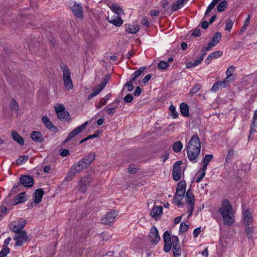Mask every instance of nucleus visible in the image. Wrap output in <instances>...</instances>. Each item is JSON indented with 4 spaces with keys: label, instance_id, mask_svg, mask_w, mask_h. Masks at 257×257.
Segmentation results:
<instances>
[{
    "label": "nucleus",
    "instance_id": "59",
    "mask_svg": "<svg viewBox=\"0 0 257 257\" xmlns=\"http://www.w3.org/2000/svg\"><path fill=\"white\" fill-rule=\"evenodd\" d=\"M115 108H116L115 107H110V108H107V107H105L104 108V110H106L107 114H108L109 115H111L115 113Z\"/></svg>",
    "mask_w": 257,
    "mask_h": 257
},
{
    "label": "nucleus",
    "instance_id": "4",
    "mask_svg": "<svg viewBox=\"0 0 257 257\" xmlns=\"http://www.w3.org/2000/svg\"><path fill=\"white\" fill-rule=\"evenodd\" d=\"M86 168L87 167L80 160L78 162L74 164L70 168L65 178V180L67 182L71 181L76 174Z\"/></svg>",
    "mask_w": 257,
    "mask_h": 257
},
{
    "label": "nucleus",
    "instance_id": "38",
    "mask_svg": "<svg viewBox=\"0 0 257 257\" xmlns=\"http://www.w3.org/2000/svg\"><path fill=\"white\" fill-rule=\"evenodd\" d=\"M28 155H23L19 158L16 160V163L17 164L20 165L26 163L29 159Z\"/></svg>",
    "mask_w": 257,
    "mask_h": 257
},
{
    "label": "nucleus",
    "instance_id": "6",
    "mask_svg": "<svg viewBox=\"0 0 257 257\" xmlns=\"http://www.w3.org/2000/svg\"><path fill=\"white\" fill-rule=\"evenodd\" d=\"M28 200V196L25 192L20 193L17 195L12 200L7 199L6 201L7 206H15L20 203H24Z\"/></svg>",
    "mask_w": 257,
    "mask_h": 257
},
{
    "label": "nucleus",
    "instance_id": "28",
    "mask_svg": "<svg viewBox=\"0 0 257 257\" xmlns=\"http://www.w3.org/2000/svg\"><path fill=\"white\" fill-rule=\"evenodd\" d=\"M12 136L13 140L18 143L20 145L23 146L24 144V140L23 138L17 132H13Z\"/></svg>",
    "mask_w": 257,
    "mask_h": 257
},
{
    "label": "nucleus",
    "instance_id": "16",
    "mask_svg": "<svg viewBox=\"0 0 257 257\" xmlns=\"http://www.w3.org/2000/svg\"><path fill=\"white\" fill-rule=\"evenodd\" d=\"M42 121L45 124L47 128L51 132L56 133L58 131V128L52 123L50 119L47 116H43L42 118Z\"/></svg>",
    "mask_w": 257,
    "mask_h": 257
},
{
    "label": "nucleus",
    "instance_id": "62",
    "mask_svg": "<svg viewBox=\"0 0 257 257\" xmlns=\"http://www.w3.org/2000/svg\"><path fill=\"white\" fill-rule=\"evenodd\" d=\"M234 79H235V76L234 77H233V76L231 77V76H227L222 81L223 82H225V84L227 86L228 84V83L231 81H232Z\"/></svg>",
    "mask_w": 257,
    "mask_h": 257
},
{
    "label": "nucleus",
    "instance_id": "56",
    "mask_svg": "<svg viewBox=\"0 0 257 257\" xmlns=\"http://www.w3.org/2000/svg\"><path fill=\"white\" fill-rule=\"evenodd\" d=\"M243 215L244 220H247L250 218H252V216L249 209H246L245 211H244V212H243Z\"/></svg>",
    "mask_w": 257,
    "mask_h": 257
},
{
    "label": "nucleus",
    "instance_id": "23",
    "mask_svg": "<svg viewBox=\"0 0 257 257\" xmlns=\"http://www.w3.org/2000/svg\"><path fill=\"white\" fill-rule=\"evenodd\" d=\"M227 86L225 84V82L218 81L215 83L211 88V91L213 92L218 91L219 90L222 89L226 87Z\"/></svg>",
    "mask_w": 257,
    "mask_h": 257
},
{
    "label": "nucleus",
    "instance_id": "52",
    "mask_svg": "<svg viewBox=\"0 0 257 257\" xmlns=\"http://www.w3.org/2000/svg\"><path fill=\"white\" fill-rule=\"evenodd\" d=\"M234 69H235V67L233 66H229L227 68V69L226 71V76H231V77L233 76L232 73L234 72Z\"/></svg>",
    "mask_w": 257,
    "mask_h": 257
},
{
    "label": "nucleus",
    "instance_id": "37",
    "mask_svg": "<svg viewBox=\"0 0 257 257\" xmlns=\"http://www.w3.org/2000/svg\"><path fill=\"white\" fill-rule=\"evenodd\" d=\"M228 6L227 3L226 1L221 2L217 7V11L218 12H223Z\"/></svg>",
    "mask_w": 257,
    "mask_h": 257
},
{
    "label": "nucleus",
    "instance_id": "43",
    "mask_svg": "<svg viewBox=\"0 0 257 257\" xmlns=\"http://www.w3.org/2000/svg\"><path fill=\"white\" fill-rule=\"evenodd\" d=\"M234 21L232 20H230L229 19L226 20V23L225 27V30L226 31H230L233 24Z\"/></svg>",
    "mask_w": 257,
    "mask_h": 257
},
{
    "label": "nucleus",
    "instance_id": "14",
    "mask_svg": "<svg viewBox=\"0 0 257 257\" xmlns=\"http://www.w3.org/2000/svg\"><path fill=\"white\" fill-rule=\"evenodd\" d=\"M182 162L181 161L176 162L173 167L172 175L173 179L175 181H178L181 178V168L180 165Z\"/></svg>",
    "mask_w": 257,
    "mask_h": 257
},
{
    "label": "nucleus",
    "instance_id": "29",
    "mask_svg": "<svg viewBox=\"0 0 257 257\" xmlns=\"http://www.w3.org/2000/svg\"><path fill=\"white\" fill-rule=\"evenodd\" d=\"M220 1V0H212L206 9L204 19H205L206 16L214 8L215 6L219 3Z\"/></svg>",
    "mask_w": 257,
    "mask_h": 257
},
{
    "label": "nucleus",
    "instance_id": "1",
    "mask_svg": "<svg viewBox=\"0 0 257 257\" xmlns=\"http://www.w3.org/2000/svg\"><path fill=\"white\" fill-rule=\"evenodd\" d=\"M201 143L199 137L197 135H194L189 141L186 152L188 159L192 163L197 161V157L200 153Z\"/></svg>",
    "mask_w": 257,
    "mask_h": 257
},
{
    "label": "nucleus",
    "instance_id": "5",
    "mask_svg": "<svg viewBox=\"0 0 257 257\" xmlns=\"http://www.w3.org/2000/svg\"><path fill=\"white\" fill-rule=\"evenodd\" d=\"M62 69L63 70V79L65 87L68 90H70L73 88V85L71 78L70 70L66 66L62 67Z\"/></svg>",
    "mask_w": 257,
    "mask_h": 257
},
{
    "label": "nucleus",
    "instance_id": "39",
    "mask_svg": "<svg viewBox=\"0 0 257 257\" xmlns=\"http://www.w3.org/2000/svg\"><path fill=\"white\" fill-rule=\"evenodd\" d=\"M184 196L181 195L175 194L174 201L177 203V205L178 207H180L182 205L181 201L182 200Z\"/></svg>",
    "mask_w": 257,
    "mask_h": 257
},
{
    "label": "nucleus",
    "instance_id": "48",
    "mask_svg": "<svg viewBox=\"0 0 257 257\" xmlns=\"http://www.w3.org/2000/svg\"><path fill=\"white\" fill-rule=\"evenodd\" d=\"M213 156L212 155H206L205 158L203 159V164H205V165H208L209 162L213 159Z\"/></svg>",
    "mask_w": 257,
    "mask_h": 257
},
{
    "label": "nucleus",
    "instance_id": "58",
    "mask_svg": "<svg viewBox=\"0 0 257 257\" xmlns=\"http://www.w3.org/2000/svg\"><path fill=\"white\" fill-rule=\"evenodd\" d=\"M211 55H212L213 58H217L221 57L222 55V52L220 51H217L214 52L210 53Z\"/></svg>",
    "mask_w": 257,
    "mask_h": 257
},
{
    "label": "nucleus",
    "instance_id": "8",
    "mask_svg": "<svg viewBox=\"0 0 257 257\" xmlns=\"http://www.w3.org/2000/svg\"><path fill=\"white\" fill-rule=\"evenodd\" d=\"M26 223V220L23 218H20L18 220L14 221L10 224V229L15 233L22 231L23 228Z\"/></svg>",
    "mask_w": 257,
    "mask_h": 257
},
{
    "label": "nucleus",
    "instance_id": "55",
    "mask_svg": "<svg viewBox=\"0 0 257 257\" xmlns=\"http://www.w3.org/2000/svg\"><path fill=\"white\" fill-rule=\"evenodd\" d=\"M145 69L146 67H141L139 68V69L136 71L133 74L135 75L137 78H138L143 72Z\"/></svg>",
    "mask_w": 257,
    "mask_h": 257
},
{
    "label": "nucleus",
    "instance_id": "13",
    "mask_svg": "<svg viewBox=\"0 0 257 257\" xmlns=\"http://www.w3.org/2000/svg\"><path fill=\"white\" fill-rule=\"evenodd\" d=\"M91 181L90 175H87L83 177L79 182V189L82 193L86 192L87 187Z\"/></svg>",
    "mask_w": 257,
    "mask_h": 257
},
{
    "label": "nucleus",
    "instance_id": "24",
    "mask_svg": "<svg viewBox=\"0 0 257 257\" xmlns=\"http://www.w3.org/2000/svg\"><path fill=\"white\" fill-rule=\"evenodd\" d=\"M186 202L188 204H193L194 205L195 199L194 196L192 193V191L191 189H189L186 192L185 196Z\"/></svg>",
    "mask_w": 257,
    "mask_h": 257
},
{
    "label": "nucleus",
    "instance_id": "12",
    "mask_svg": "<svg viewBox=\"0 0 257 257\" xmlns=\"http://www.w3.org/2000/svg\"><path fill=\"white\" fill-rule=\"evenodd\" d=\"M149 238L151 243L153 244H157L161 239L157 228L153 226L150 229Z\"/></svg>",
    "mask_w": 257,
    "mask_h": 257
},
{
    "label": "nucleus",
    "instance_id": "15",
    "mask_svg": "<svg viewBox=\"0 0 257 257\" xmlns=\"http://www.w3.org/2000/svg\"><path fill=\"white\" fill-rule=\"evenodd\" d=\"M163 237L165 243L164 249L165 252H168L170 251L172 247V237H171V235L168 231L164 232Z\"/></svg>",
    "mask_w": 257,
    "mask_h": 257
},
{
    "label": "nucleus",
    "instance_id": "32",
    "mask_svg": "<svg viewBox=\"0 0 257 257\" xmlns=\"http://www.w3.org/2000/svg\"><path fill=\"white\" fill-rule=\"evenodd\" d=\"M111 10L113 11L116 15L118 16L119 15L123 13L122 10L120 8V7L116 5L113 4L110 7Z\"/></svg>",
    "mask_w": 257,
    "mask_h": 257
},
{
    "label": "nucleus",
    "instance_id": "19",
    "mask_svg": "<svg viewBox=\"0 0 257 257\" xmlns=\"http://www.w3.org/2000/svg\"><path fill=\"white\" fill-rule=\"evenodd\" d=\"M95 154L93 153H89L88 155L85 156L80 160L87 168L89 165L94 160Z\"/></svg>",
    "mask_w": 257,
    "mask_h": 257
},
{
    "label": "nucleus",
    "instance_id": "9",
    "mask_svg": "<svg viewBox=\"0 0 257 257\" xmlns=\"http://www.w3.org/2000/svg\"><path fill=\"white\" fill-rule=\"evenodd\" d=\"M29 239L25 231H20L15 233L13 239L16 241L15 246H21Z\"/></svg>",
    "mask_w": 257,
    "mask_h": 257
},
{
    "label": "nucleus",
    "instance_id": "42",
    "mask_svg": "<svg viewBox=\"0 0 257 257\" xmlns=\"http://www.w3.org/2000/svg\"><path fill=\"white\" fill-rule=\"evenodd\" d=\"M257 111H254L250 127L257 128Z\"/></svg>",
    "mask_w": 257,
    "mask_h": 257
},
{
    "label": "nucleus",
    "instance_id": "26",
    "mask_svg": "<svg viewBox=\"0 0 257 257\" xmlns=\"http://www.w3.org/2000/svg\"><path fill=\"white\" fill-rule=\"evenodd\" d=\"M222 35L219 32H216L213 35L211 41L208 43V45L213 46L214 47L218 43L221 39Z\"/></svg>",
    "mask_w": 257,
    "mask_h": 257
},
{
    "label": "nucleus",
    "instance_id": "54",
    "mask_svg": "<svg viewBox=\"0 0 257 257\" xmlns=\"http://www.w3.org/2000/svg\"><path fill=\"white\" fill-rule=\"evenodd\" d=\"M55 110L57 113H59L65 110V108L63 104H60L58 106H55Z\"/></svg>",
    "mask_w": 257,
    "mask_h": 257
},
{
    "label": "nucleus",
    "instance_id": "45",
    "mask_svg": "<svg viewBox=\"0 0 257 257\" xmlns=\"http://www.w3.org/2000/svg\"><path fill=\"white\" fill-rule=\"evenodd\" d=\"M10 248L7 246H3V248L0 251V257H5L9 252Z\"/></svg>",
    "mask_w": 257,
    "mask_h": 257
},
{
    "label": "nucleus",
    "instance_id": "57",
    "mask_svg": "<svg viewBox=\"0 0 257 257\" xmlns=\"http://www.w3.org/2000/svg\"><path fill=\"white\" fill-rule=\"evenodd\" d=\"M134 97L131 93L127 94L124 98L123 100L125 102L130 103L133 100Z\"/></svg>",
    "mask_w": 257,
    "mask_h": 257
},
{
    "label": "nucleus",
    "instance_id": "35",
    "mask_svg": "<svg viewBox=\"0 0 257 257\" xmlns=\"http://www.w3.org/2000/svg\"><path fill=\"white\" fill-rule=\"evenodd\" d=\"M172 250L174 257H179L181 255V248L180 245H173Z\"/></svg>",
    "mask_w": 257,
    "mask_h": 257
},
{
    "label": "nucleus",
    "instance_id": "7",
    "mask_svg": "<svg viewBox=\"0 0 257 257\" xmlns=\"http://www.w3.org/2000/svg\"><path fill=\"white\" fill-rule=\"evenodd\" d=\"M88 124V122L85 121L82 123L81 125L75 128L68 135L66 139L64 141V143H67L73 138L77 136L79 133L82 132L83 131L85 130L87 125Z\"/></svg>",
    "mask_w": 257,
    "mask_h": 257
},
{
    "label": "nucleus",
    "instance_id": "46",
    "mask_svg": "<svg viewBox=\"0 0 257 257\" xmlns=\"http://www.w3.org/2000/svg\"><path fill=\"white\" fill-rule=\"evenodd\" d=\"M200 88H201V86L200 84H197L194 85L190 89V93L191 95H193V94L196 93L200 90Z\"/></svg>",
    "mask_w": 257,
    "mask_h": 257
},
{
    "label": "nucleus",
    "instance_id": "18",
    "mask_svg": "<svg viewBox=\"0 0 257 257\" xmlns=\"http://www.w3.org/2000/svg\"><path fill=\"white\" fill-rule=\"evenodd\" d=\"M107 20L109 23L113 24L116 27H120L123 23L121 18L117 15H114L110 18L108 17Z\"/></svg>",
    "mask_w": 257,
    "mask_h": 257
},
{
    "label": "nucleus",
    "instance_id": "51",
    "mask_svg": "<svg viewBox=\"0 0 257 257\" xmlns=\"http://www.w3.org/2000/svg\"><path fill=\"white\" fill-rule=\"evenodd\" d=\"M125 87H127V91H129V92L133 91L135 87L133 85V83H129V81H127L125 83V84H124V85L123 86V89H124V88Z\"/></svg>",
    "mask_w": 257,
    "mask_h": 257
},
{
    "label": "nucleus",
    "instance_id": "44",
    "mask_svg": "<svg viewBox=\"0 0 257 257\" xmlns=\"http://www.w3.org/2000/svg\"><path fill=\"white\" fill-rule=\"evenodd\" d=\"M234 156V151L232 149H230L228 151V153L226 156L225 161L226 162H230Z\"/></svg>",
    "mask_w": 257,
    "mask_h": 257
},
{
    "label": "nucleus",
    "instance_id": "50",
    "mask_svg": "<svg viewBox=\"0 0 257 257\" xmlns=\"http://www.w3.org/2000/svg\"><path fill=\"white\" fill-rule=\"evenodd\" d=\"M186 183L185 181L180 182L177 186V189H182L183 191L186 190Z\"/></svg>",
    "mask_w": 257,
    "mask_h": 257
},
{
    "label": "nucleus",
    "instance_id": "33",
    "mask_svg": "<svg viewBox=\"0 0 257 257\" xmlns=\"http://www.w3.org/2000/svg\"><path fill=\"white\" fill-rule=\"evenodd\" d=\"M183 3L182 0H177L175 3H174L172 6V10L174 12H176L178 10L180 9L183 6Z\"/></svg>",
    "mask_w": 257,
    "mask_h": 257
},
{
    "label": "nucleus",
    "instance_id": "22",
    "mask_svg": "<svg viewBox=\"0 0 257 257\" xmlns=\"http://www.w3.org/2000/svg\"><path fill=\"white\" fill-rule=\"evenodd\" d=\"M44 194V192L42 189H38L35 191L34 202L36 204H39L41 202Z\"/></svg>",
    "mask_w": 257,
    "mask_h": 257
},
{
    "label": "nucleus",
    "instance_id": "61",
    "mask_svg": "<svg viewBox=\"0 0 257 257\" xmlns=\"http://www.w3.org/2000/svg\"><path fill=\"white\" fill-rule=\"evenodd\" d=\"M194 205L193 204H188V213L189 214V216L192 215L194 210Z\"/></svg>",
    "mask_w": 257,
    "mask_h": 257
},
{
    "label": "nucleus",
    "instance_id": "30",
    "mask_svg": "<svg viewBox=\"0 0 257 257\" xmlns=\"http://www.w3.org/2000/svg\"><path fill=\"white\" fill-rule=\"evenodd\" d=\"M203 61V57H200L198 60H194L192 62H190L187 63L186 64V67L188 68H191L195 67L196 66L199 65Z\"/></svg>",
    "mask_w": 257,
    "mask_h": 257
},
{
    "label": "nucleus",
    "instance_id": "20",
    "mask_svg": "<svg viewBox=\"0 0 257 257\" xmlns=\"http://www.w3.org/2000/svg\"><path fill=\"white\" fill-rule=\"evenodd\" d=\"M163 207L161 206H154L151 211V216L156 220L159 218V215L162 213Z\"/></svg>",
    "mask_w": 257,
    "mask_h": 257
},
{
    "label": "nucleus",
    "instance_id": "49",
    "mask_svg": "<svg viewBox=\"0 0 257 257\" xmlns=\"http://www.w3.org/2000/svg\"><path fill=\"white\" fill-rule=\"evenodd\" d=\"M189 228V226L185 222H182L180 225V232H185Z\"/></svg>",
    "mask_w": 257,
    "mask_h": 257
},
{
    "label": "nucleus",
    "instance_id": "60",
    "mask_svg": "<svg viewBox=\"0 0 257 257\" xmlns=\"http://www.w3.org/2000/svg\"><path fill=\"white\" fill-rule=\"evenodd\" d=\"M169 157V153L168 152L166 151L163 155H162L160 157L162 159V161L163 163H165L166 160H167Z\"/></svg>",
    "mask_w": 257,
    "mask_h": 257
},
{
    "label": "nucleus",
    "instance_id": "3",
    "mask_svg": "<svg viewBox=\"0 0 257 257\" xmlns=\"http://www.w3.org/2000/svg\"><path fill=\"white\" fill-rule=\"evenodd\" d=\"M34 184L33 178L30 175H22L20 177V182L14 184L12 191L17 193L21 190L19 188L21 185L27 188L32 187Z\"/></svg>",
    "mask_w": 257,
    "mask_h": 257
},
{
    "label": "nucleus",
    "instance_id": "2",
    "mask_svg": "<svg viewBox=\"0 0 257 257\" xmlns=\"http://www.w3.org/2000/svg\"><path fill=\"white\" fill-rule=\"evenodd\" d=\"M221 214L224 223L227 225H231L234 222L233 208L230 202L227 200H224L222 206L218 209Z\"/></svg>",
    "mask_w": 257,
    "mask_h": 257
},
{
    "label": "nucleus",
    "instance_id": "40",
    "mask_svg": "<svg viewBox=\"0 0 257 257\" xmlns=\"http://www.w3.org/2000/svg\"><path fill=\"white\" fill-rule=\"evenodd\" d=\"M10 108L12 110H15L18 111L19 110V104L18 102L14 99H13L10 104Z\"/></svg>",
    "mask_w": 257,
    "mask_h": 257
},
{
    "label": "nucleus",
    "instance_id": "64",
    "mask_svg": "<svg viewBox=\"0 0 257 257\" xmlns=\"http://www.w3.org/2000/svg\"><path fill=\"white\" fill-rule=\"evenodd\" d=\"M142 24L145 26L146 27H148L150 26V22L147 17L143 18L142 20Z\"/></svg>",
    "mask_w": 257,
    "mask_h": 257
},
{
    "label": "nucleus",
    "instance_id": "25",
    "mask_svg": "<svg viewBox=\"0 0 257 257\" xmlns=\"http://www.w3.org/2000/svg\"><path fill=\"white\" fill-rule=\"evenodd\" d=\"M31 138L36 142L42 143L44 141V139L42 134L37 131H34L31 133Z\"/></svg>",
    "mask_w": 257,
    "mask_h": 257
},
{
    "label": "nucleus",
    "instance_id": "27",
    "mask_svg": "<svg viewBox=\"0 0 257 257\" xmlns=\"http://www.w3.org/2000/svg\"><path fill=\"white\" fill-rule=\"evenodd\" d=\"M140 29L138 25H126V31L130 34H136Z\"/></svg>",
    "mask_w": 257,
    "mask_h": 257
},
{
    "label": "nucleus",
    "instance_id": "36",
    "mask_svg": "<svg viewBox=\"0 0 257 257\" xmlns=\"http://www.w3.org/2000/svg\"><path fill=\"white\" fill-rule=\"evenodd\" d=\"M250 20V15H248L246 19L245 20L243 25L240 31L239 35H241L246 30L247 27L249 24Z\"/></svg>",
    "mask_w": 257,
    "mask_h": 257
},
{
    "label": "nucleus",
    "instance_id": "63",
    "mask_svg": "<svg viewBox=\"0 0 257 257\" xmlns=\"http://www.w3.org/2000/svg\"><path fill=\"white\" fill-rule=\"evenodd\" d=\"M142 89L140 86H137L134 92V94L136 96H139L141 95Z\"/></svg>",
    "mask_w": 257,
    "mask_h": 257
},
{
    "label": "nucleus",
    "instance_id": "31",
    "mask_svg": "<svg viewBox=\"0 0 257 257\" xmlns=\"http://www.w3.org/2000/svg\"><path fill=\"white\" fill-rule=\"evenodd\" d=\"M172 148L175 152H180L183 148V144L180 141H176L173 144Z\"/></svg>",
    "mask_w": 257,
    "mask_h": 257
},
{
    "label": "nucleus",
    "instance_id": "53",
    "mask_svg": "<svg viewBox=\"0 0 257 257\" xmlns=\"http://www.w3.org/2000/svg\"><path fill=\"white\" fill-rule=\"evenodd\" d=\"M171 243H172V246L180 245L179 240V238H178V236L173 235L172 236Z\"/></svg>",
    "mask_w": 257,
    "mask_h": 257
},
{
    "label": "nucleus",
    "instance_id": "21",
    "mask_svg": "<svg viewBox=\"0 0 257 257\" xmlns=\"http://www.w3.org/2000/svg\"><path fill=\"white\" fill-rule=\"evenodd\" d=\"M180 110L181 114L185 117L189 116V111L188 105L185 103L182 102L180 104Z\"/></svg>",
    "mask_w": 257,
    "mask_h": 257
},
{
    "label": "nucleus",
    "instance_id": "11",
    "mask_svg": "<svg viewBox=\"0 0 257 257\" xmlns=\"http://www.w3.org/2000/svg\"><path fill=\"white\" fill-rule=\"evenodd\" d=\"M117 215L118 213L116 211L107 212L104 217L101 219V222L104 225H110L111 223L114 221V219Z\"/></svg>",
    "mask_w": 257,
    "mask_h": 257
},
{
    "label": "nucleus",
    "instance_id": "10",
    "mask_svg": "<svg viewBox=\"0 0 257 257\" xmlns=\"http://www.w3.org/2000/svg\"><path fill=\"white\" fill-rule=\"evenodd\" d=\"M110 78L109 74H106L103 78L102 82L97 86L93 89V92L89 96L91 98L97 95L106 86Z\"/></svg>",
    "mask_w": 257,
    "mask_h": 257
},
{
    "label": "nucleus",
    "instance_id": "17",
    "mask_svg": "<svg viewBox=\"0 0 257 257\" xmlns=\"http://www.w3.org/2000/svg\"><path fill=\"white\" fill-rule=\"evenodd\" d=\"M71 10L76 17L79 18L83 17V13L80 4L74 3V5L72 7Z\"/></svg>",
    "mask_w": 257,
    "mask_h": 257
},
{
    "label": "nucleus",
    "instance_id": "34",
    "mask_svg": "<svg viewBox=\"0 0 257 257\" xmlns=\"http://www.w3.org/2000/svg\"><path fill=\"white\" fill-rule=\"evenodd\" d=\"M58 118L61 120H64L69 119V113L67 111H62L59 113H57Z\"/></svg>",
    "mask_w": 257,
    "mask_h": 257
},
{
    "label": "nucleus",
    "instance_id": "41",
    "mask_svg": "<svg viewBox=\"0 0 257 257\" xmlns=\"http://www.w3.org/2000/svg\"><path fill=\"white\" fill-rule=\"evenodd\" d=\"M169 110L171 112V115L173 118H176L178 116V113L176 110V107L173 105H171L169 106Z\"/></svg>",
    "mask_w": 257,
    "mask_h": 257
},
{
    "label": "nucleus",
    "instance_id": "47",
    "mask_svg": "<svg viewBox=\"0 0 257 257\" xmlns=\"http://www.w3.org/2000/svg\"><path fill=\"white\" fill-rule=\"evenodd\" d=\"M169 66L168 62L164 61H161L158 65V68L162 70L166 69Z\"/></svg>",
    "mask_w": 257,
    "mask_h": 257
}]
</instances>
